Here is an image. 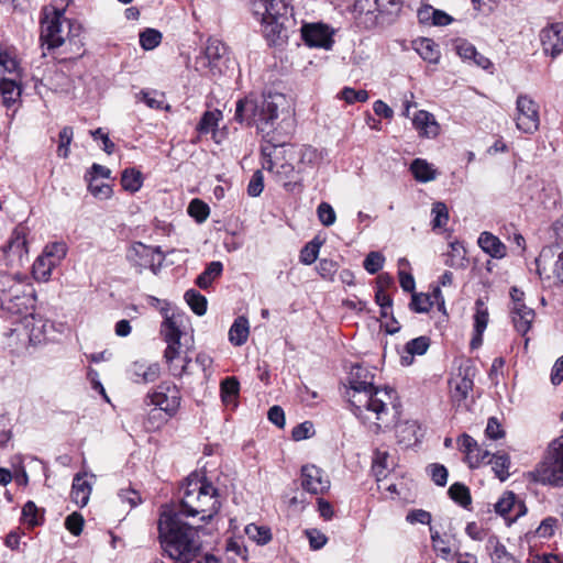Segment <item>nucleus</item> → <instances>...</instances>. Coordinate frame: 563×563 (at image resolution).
Segmentation results:
<instances>
[{"label": "nucleus", "mask_w": 563, "mask_h": 563, "mask_svg": "<svg viewBox=\"0 0 563 563\" xmlns=\"http://www.w3.org/2000/svg\"><path fill=\"white\" fill-rule=\"evenodd\" d=\"M161 545L165 554L179 563H190L201 551L198 528L183 519L181 511L165 509L158 522Z\"/></svg>", "instance_id": "f03ea898"}, {"label": "nucleus", "mask_w": 563, "mask_h": 563, "mask_svg": "<svg viewBox=\"0 0 563 563\" xmlns=\"http://www.w3.org/2000/svg\"><path fill=\"white\" fill-rule=\"evenodd\" d=\"M221 119L222 112L220 110L206 111L197 125V131L200 134H208L216 130Z\"/></svg>", "instance_id": "72a5a7b5"}, {"label": "nucleus", "mask_w": 563, "mask_h": 563, "mask_svg": "<svg viewBox=\"0 0 563 563\" xmlns=\"http://www.w3.org/2000/svg\"><path fill=\"white\" fill-rule=\"evenodd\" d=\"M287 104L285 95L267 92L250 95L236 102L234 119L247 126H255L263 139L274 136L279 110Z\"/></svg>", "instance_id": "7ed1b4c3"}, {"label": "nucleus", "mask_w": 563, "mask_h": 563, "mask_svg": "<svg viewBox=\"0 0 563 563\" xmlns=\"http://www.w3.org/2000/svg\"><path fill=\"white\" fill-rule=\"evenodd\" d=\"M305 533L309 540V545L312 550L322 549L328 541L325 534L319 531L318 529H307Z\"/></svg>", "instance_id": "680f3d73"}, {"label": "nucleus", "mask_w": 563, "mask_h": 563, "mask_svg": "<svg viewBox=\"0 0 563 563\" xmlns=\"http://www.w3.org/2000/svg\"><path fill=\"white\" fill-rule=\"evenodd\" d=\"M317 213L319 221L325 227L334 224L336 220L335 211L328 202H321L318 206Z\"/></svg>", "instance_id": "6e6d98bb"}, {"label": "nucleus", "mask_w": 563, "mask_h": 563, "mask_svg": "<svg viewBox=\"0 0 563 563\" xmlns=\"http://www.w3.org/2000/svg\"><path fill=\"white\" fill-rule=\"evenodd\" d=\"M417 53L429 63H438L440 58V52L438 45L430 38H420L416 42Z\"/></svg>", "instance_id": "7c9ffc66"}, {"label": "nucleus", "mask_w": 563, "mask_h": 563, "mask_svg": "<svg viewBox=\"0 0 563 563\" xmlns=\"http://www.w3.org/2000/svg\"><path fill=\"white\" fill-rule=\"evenodd\" d=\"M161 255L162 260L164 255L159 246L153 247L143 244L142 242H134L128 250L125 257L128 262L136 267L139 272H142L145 268H151L154 273L155 271V255Z\"/></svg>", "instance_id": "4468645a"}, {"label": "nucleus", "mask_w": 563, "mask_h": 563, "mask_svg": "<svg viewBox=\"0 0 563 563\" xmlns=\"http://www.w3.org/2000/svg\"><path fill=\"white\" fill-rule=\"evenodd\" d=\"M510 313L516 330L522 335L527 334L536 317L534 310L526 303L516 305L510 307Z\"/></svg>", "instance_id": "aec40b11"}, {"label": "nucleus", "mask_w": 563, "mask_h": 563, "mask_svg": "<svg viewBox=\"0 0 563 563\" xmlns=\"http://www.w3.org/2000/svg\"><path fill=\"white\" fill-rule=\"evenodd\" d=\"M431 541L433 549L443 558L448 559L451 555V548L448 547L444 540L440 537L439 531L430 527Z\"/></svg>", "instance_id": "bf43d9fd"}, {"label": "nucleus", "mask_w": 563, "mask_h": 563, "mask_svg": "<svg viewBox=\"0 0 563 563\" xmlns=\"http://www.w3.org/2000/svg\"><path fill=\"white\" fill-rule=\"evenodd\" d=\"M487 463L492 465V470L501 482L509 477L510 459L506 453L489 456Z\"/></svg>", "instance_id": "473e14b6"}, {"label": "nucleus", "mask_w": 563, "mask_h": 563, "mask_svg": "<svg viewBox=\"0 0 563 563\" xmlns=\"http://www.w3.org/2000/svg\"><path fill=\"white\" fill-rule=\"evenodd\" d=\"M494 544L493 559L496 563H518V561L507 551L506 547L496 539L489 540Z\"/></svg>", "instance_id": "49530a36"}, {"label": "nucleus", "mask_w": 563, "mask_h": 563, "mask_svg": "<svg viewBox=\"0 0 563 563\" xmlns=\"http://www.w3.org/2000/svg\"><path fill=\"white\" fill-rule=\"evenodd\" d=\"M90 494H91L90 483L85 478V476L77 474L74 477L73 487H71L73 501L76 505H78L79 507H84L87 505Z\"/></svg>", "instance_id": "393cba45"}, {"label": "nucleus", "mask_w": 563, "mask_h": 563, "mask_svg": "<svg viewBox=\"0 0 563 563\" xmlns=\"http://www.w3.org/2000/svg\"><path fill=\"white\" fill-rule=\"evenodd\" d=\"M67 251V244L63 241H54L45 245L42 254L37 256V283H46L51 279L53 269L60 265Z\"/></svg>", "instance_id": "9d476101"}, {"label": "nucleus", "mask_w": 563, "mask_h": 563, "mask_svg": "<svg viewBox=\"0 0 563 563\" xmlns=\"http://www.w3.org/2000/svg\"><path fill=\"white\" fill-rule=\"evenodd\" d=\"M454 49L459 57L468 65H474L489 74L494 73V64L492 60L481 54L476 47L468 41L459 38L454 43Z\"/></svg>", "instance_id": "dca6fc26"}, {"label": "nucleus", "mask_w": 563, "mask_h": 563, "mask_svg": "<svg viewBox=\"0 0 563 563\" xmlns=\"http://www.w3.org/2000/svg\"><path fill=\"white\" fill-rule=\"evenodd\" d=\"M229 51L218 38H209L203 55L197 58L200 68L208 69L212 76L221 75L228 68Z\"/></svg>", "instance_id": "1a4fd4ad"}, {"label": "nucleus", "mask_w": 563, "mask_h": 563, "mask_svg": "<svg viewBox=\"0 0 563 563\" xmlns=\"http://www.w3.org/2000/svg\"><path fill=\"white\" fill-rule=\"evenodd\" d=\"M223 265L219 261H214L208 264L206 269L197 277L196 285L201 289H207L213 280L221 276Z\"/></svg>", "instance_id": "c85d7f7f"}, {"label": "nucleus", "mask_w": 563, "mask_h": 563, "mask_svg": "<svg viewBox=\"0 0 563 563\" xmlns=\"http://www.w3.org/2000/svg\"><path fill=\"white\" fill-rule=\"evenodd\" d=\"M541 43L553 57L563 52V22H556L541 31Z\"/></svg>", "instance_id": "a211bd4d"}, {"label": "nucleus", "mask_w": 563, "mask_h": 563, "mask_svg": "<svg viewBox=\"0 0 563 563\" xmlns=\"http://www.w3.org/2000/svg\"><path fill=\"white\" fill-rule=\"evenodd\" d=\"M333 35L334 30L321 22L301 26L302 40L310 47L330 49L334 43Z\"/></svg>", "instance_id": "2eb2a0df"}, {"label": "nucleus", "mask_w": 563, "mask_h": 563, "mask_svg": "<svg viewBox=\"0 0 563 563\" xmlns=\"http://www.w3.org/2000/svg\"><path fill=\"white\" fill-rule=\"evenodd\" d=\"M66 22L63 11L57 9H43L41 20V42L42 47L47 51L59 47L65 42V31L63 23Z\"/></svg>", "instance_id": "0eeeda50"}, {"label": "nucleus", "mask_w": 563, "mask_h": 563, "mask_svg": "<svg viewBox=\"0 0 563 563\" xmlns=\"http://www.w3.org/2000/svg\"><path fill=\"white\" fill-rule=\"evenodd\" d=\"M341 99L345 100L346 103L352 104L355 102H365L368 99V92L364 89L355 90L350 87H345L340 92Z\"/></svg>", "instance_id": "864d4df0"}, {"label": "nucleus", "mask_w": 563, "mask_h": 563, "mask_svg": "<svg viewBox=\"0 0 563 563\" xmlns=\"http://www.w3.org/2000/svg\"><path fill=\"white\" fill-rule=\"evenodd\" d=\"M18 70V62L9 51L0 46V97L5 107H11L20 96V89L15 81L5 77L7 74H13Z\"/></svg>", "instance_id": "6e6552de"}, {"label": "nucleus", "mask_w": 563, "mask_h": 563, "mask_svg": "<svg viewBox=\"0 0 563 563\" xmlns=\"http://www.w3.org/2000/svg\"><path fill=\"white\" fill-rule=\"evenodd\" d=\"M412 124L421 136L435 137L439 134V125L428 111H418L412 119Z\"/></svg>", "instance_id": "5701e85b"}, {"label": "nucleus", "mask_w": 563, "mask_h": 563, "mask_svg": "<svg viewBox=\"0 0 563 563\" xmlns=\"http://www.w3.org/2000/svg\"><path fill=\"white\" fill-rule=\"evenodd\" d=\"M190 362L191 357L188 355L187 351H183L181 357L169 365V371L174 376L181 377L184 374H187Z\"/></svg>", "instance_id": "0e129e2a"}, {"label": "nucleus", "mask_w": 563, "mask_h": 563, "mask_svg": "<svg viewBox=\"0 0 563 563\" xmlns=\"http://www.w3.org/2000/svg\"><path fill=\"white\" fill-rule=\"evenodd\" d=\"M321 242L316 238L308 242L300 251L299 260L305 265H311L318 258Z\"/></svg>", "instance_id": "37998d69"}, {"label": "nucleus", "mask_w": 563, "mask_h": 563, "mask_svg": "<svg viewBox=\"0 0 563 563\" xmlns=\"http://www.w3.org/2000/svg\"><path fill=\"white\" fill-rule=\"evenodd\" d=\"M410 170L413 177L421 183L433 180L437 176L435 169L422 158H416L410 165Z\"/></svg>", "instance_id": "c756f323"}, {"label": "nucleus", "mask_w": 563, "mask_h": 563, "mask_svg": "<svg viewBox=\"0 0 563 563\" xmlns=\"http://www.w3.org/2000/svg\"><path fill=\"white\" fill-rule=\"evenodd\" d=\"M339 269V264L329 258H321L318 263L317 271L323 279L333 280L335 273Z\"/></svg>", "instance_id": "603ef678"}, {"label": "nucleus", "mask_w": 563, "mask_h": 563, "mask_svg": "<svg viewBox=\"0 0 563 563\" xmlns=\"http://www.w3.org/2000/svg\"><path fill=\"white\" fill-rule=\"evenodd\" d=\"M74 136L71 126H64L59 132V144L57 147V154L59 157L66 158L69 155V145Z\"/></svg>", "instance_id": "8fccbe9b"}, {"label": "nucleus", "mask_w": 563, "mask_h": 563, "mask_svg": "<svg viewBox=\"0 0 563 563\" xmlns=\"http://www.w3.org/2000/svg\"><path fill=\"white\" fill-rule=\"evenodd\" d=\"M185 300L197 316H203L207 312V299L195 289L185 292Z\"/></svg>", "instance_id": "4c0bfd02"}, {"label": "nucleus", "mask_w": 563, "mask_h": 563, "mask_svg": "<svg viewBox=\"0 0 563 563\" xmlns=\"http://www.w3.org/2000/svg\"><path fill=\"white\" fill-rule=\"evenodd\" d=\"M141 100L151 109H163L165 103V96L158 91H145L140 92Z\"/></svg>", "instance_id": "3c124183"}, {"label": "nucleus", "mask_w": 563, "mask_h": 563, "mask_svg": "<svg viewBox=\"0 0 563 563\" xmlns=\"http://www.w3.org/2000/svg\"><path fill=\"white\" fill-rule=\"evenodd\" d=\"M22 328H16L13 330L18 334V336H24L30 344L32 342V332L34 329V313L31 312L25 316L21 321Z\"/></svg>", "instance_id": "13d9d810"}, {"label": "nucleus", "mask_w": 563, "mask_h": 563, "mask_svg": "<svg viewBox=\"0 0 563 563\" xmlns=\"http://www.w3.org/2000/svg\"><path fill=\"white\" fill-rule=\"evenodd\" d=\"M143 184L142 174L134 168H128L123 170L121 176V185L122 187L131 192L137 191Z\"/></svg>", "instance_id": "e433bc0d"}, {"label": "nucleus", "mask_w": 563, "mask_h": 563, "mask_svg": "<svg viewBox=\"0 0 563 563\" xmlns=\"http://www.w3.org/2000/svg\"><path fill=\"white\" fill-rule=\"evenodd\" d=\"M431 216L433 217L431 221L433 230L444 228L449 221V210L446 205L441 201L434 202L432 205Z\"/></svg>", "instance_id": "a19ab883"}, {"label": "nucleus", "mask_w": 563, "mask_h": 563, "mask_svg": "<svg viewBox=\"0 0 563 563\" xmlns=\"http://www.w3.org/2000/svg\"><path fill=\"white\" fill-rule=\"evenodd\" d=\"M263 144L261 145V153L263 156V168L272 172L274 169V162H273V153L275 150L279 146L284 145V142L280 140H277L275 136H269L266 139H263Z\"/></svg>", "instance_id": "2f4dec72"}, {"label": "nucleus", "mask_w": 563, "mask_h": 563, "mask_svg": "<svg viewBox=\"0 0 563 563\" xmlns=\"http://www.w3.org/2000/svg\"><path fill=\"white\" fill-rule=\"evenodd\" d=\"M161 334L164 336L167 347L164 352L166 363L172 365L175 361H178L183 354V344L180 342L181 331L177 325L174 316L166 317L161 325Z\"/></svg>", "instance_id": "ddd939ff"}, {"label": "nucleus", "mask_w": 563, "mask_h": 563, "mask_svg": "<svg viewBox=\"0 0 563 563\" xmlns=\"http://www.w3.org/2000/svg\"><path fill=\"white\" fill-rule=\"evenodd\" d=\"M434 301L431 299L429 294L413 292L409 308L417 313L428 312L433 306Z\"/></svg>", "instance_id": "79ce46f5"}, {"label": "nucleus", "mask_w": 563, "mask_h": 563, "mask_svg": "<svg viewBox=\"0 0 563 563\" xmlns=\"http://www.w3.org/2000/svg\"><path fill=\"white\" fill-rule=\"evenodd\" d=\"M349 385L345 397L352 412L372 432L379 433L394 424V418L398 413L394 405V389L375 387L373 373L361 365L351 367Z\"/></svg>", "instance_id": "f257e3e1"}, {"label": "nucleus", "mask_w": 563, "mask_h": 563, "mask_svg": "<svg viewBox=\"0 0 563 563\" xmlns=\"http://www.w3.org/2000/svg\"><path fill=\"white\" fill-rule=\"evenodd\" d=\"M430 13L432 15V24L433 25L445 26V25L450 24L453 20L448 13H445L441 10L432 9V8H428L424 11H420L419 12L420 20L428 19V15Z\"/></svg>", "instance_id": "09e8293b"}, {"label": "nucleus", "mask_w": 563, "mask_h": 563, "mask_svg": "<svg viewBox=\"0 0 563 563\" xmlns=\"http://www.w3.org/2000/svg\"><path fill=\"white\" fill-rule=\"evenodd\" d=\"M474 332L484 333L487 328L489 313L486 305L482 299H477L475 302L474 313Z\"/></svg>", "instance_id": "58836bf2"}, {"label": "nucleus", "mask_w": 563, "mask_h": 563, "mask_svg": "<svg viewBox=\"0 0 563 563\" xmlns=\"http://www.w3.org/2000/svg\"><path fill=\"white\" fill-rule=\"evenodd\" d=\"M188 214L194 218L198 223L205 222L210 213L209 206L202 200L192 199L188 206Z\"/></svg>", "instance_id": "c03bdc74"}, {"label": "nucleus", "mask_w": 563, "mask_h": 563, "mask_svg": "<svg viewBox=\"0 0 563 563\" xmlns=\"http://www.w3.org/2000/svg\"><path fill=\"white\" fill-rule=\"evenodd\" d=\"M26 244V228L18 225L12 232L8 244L4 246V252L18 256L19 260L22 261L23 256H27L29 253Z\"/></svg>", "instance_id": "412c9836"}, {"label": "nucleus", "mask_w": 563, "mask_h": 563, "mask_svg": "<svg viewBox=\"0 0 563 563\" xmlns=\"http://www.w3.org/2000/svg\"><path fill=\"white\" fill-rule=\"evenodd\" d=\"M385 258L379 252H371L364 260L363 266L369 274H376L383 268Z\"/></svg>", "instance_id": "5fc2aeb1"}, {"label": "nucleus", "mask_w": 563, "mask_h": 563, "mask_svg": "<svg viewBox=\"0 0 563 563\" xmlns=\"http://www.w3.org/2000/svg\"><path fill=\"white\" fill-rule=\"evenodd\" d=\"M432 481L438 486H445L448 482V470L442 464H431L429 466Z\"/></svg>", "instance_id": "e2e57ef3"}, {"label": "nucleus", "mask_w": 563, "mask_h": 563, "mask_svg": "<svg viewBox=\"0 0 563 563\" xmlns=\"http://www.w3.org/2000/svg\"><path fill=\"white\" fill-rule=\"evenodd\" d=\"M515 494L511 492L505 493L503 497L496 503L495 510L500 516H507L515 506Z\"/></svg>", "instance_id": "4d7b16f0"}, {"label": "nucleus", "mask_w": 563, "mask_h": 563, "mask_svg": "<svg viewBox=\"0 0 563 563\" xmlns=\"http://www.w3.org/2000/svg\"><path fill=\"white\" fill-rule=\"evenodd\" d=\"M449 496L460 506L467 508L472 503L470 489L461 483H454L449 488Z\"/></svg>", "instance_id": "ea45409f"}, {"label": "nucleus", "mask_w": 563, "mask_h": 563, "mask_svg": "<svg viewBox=\"0 0 563 563\" xmlns=\"http://www.w3.org/2000/svg\"><path fill=\"white\" fill-rule=\"evenodd\" d=\"M532 476L543 485L563 486V434L550 443L544 459L537 465Z\"/></svg>", "instance_id": "423d86ee"}, {"label": "nucleus", "mask_w": 563, "mask_h": 563, "mask_svg": "<svg viewBox=\"0 0 563 563\" xmlns=\"http://www.w3.org/2000/svg\"><path fill=\"white\" fill-rule=\"evenodd\" d=\"M450 250L446 253L445 265L452 268H465L466 251L464 246L455 241L450 243Z\"/></svg>", "instance_id": "cd10ccee"}, {"label": "nucleus", "mask_w": 563, "mask_h": 563, "mask_svg": "<svg viewBox=\"0 0 563 563\" xmlns=\"http://www.w3.org/2000/svg\"><path fill=\"white\" fill-rule=\"evenodd\" d=\"M516 125L523 133H533L538 130L539 106L527 95H519L516 101Z\"/></svg>", "instance_id": "f8f14e48"}, {"label": "nucleus", "mask_w": 563, "mask_h": 563, "mask_svg": "<svg viewBox=\"0 0 563 563\" xmlns=\"http://www.w3.org/2000/svg\"><path fill=\"white\" fill-rule=\"evenodd\" d=\"M88 189L91 195L98 199H108L112 195V188L109 184L97 179L96 176H91L88 179Z\"/></svg>", "instance_id": "a18cd8bd"}, {"label": "nucleus", "mask_w": 563, "mask_h": 563, "mask_svg": "<svg viewBox=\"0 0 563 563\" xmlns=\"http://www.w3.org/2000/svg\"><path fill=\"white\" fill-rule=\"evenodd\" d=\"M301 487L308 493L319 495L330 488V481L316 465H303L301 467Z\"/></svg>", "instance_id": "f3484780"}, {"label": "nucleus", "mask_w": 563, "mask_h": 563, "mask_svg": "<svg viewBox=\"0 0 563 563\" xmlns=\"http://www.w3.org/2000/svg\"><path fill=\"white\" fill-rule=\"evenodd\" d=\"M251 10L260 20L263 35L271 45H280L287 40L285 23L292 10L289 0H251Z\"/></svg>", "instance_id": "39448f33"}, {"label": "nucleus", "mask_w": 563, "mask_h": 563, "mask_svg": "<svg viewBox=\"0 0 563 563\" xmlns=\"http://www.w3.org/2000/svg\"><path fill=\"white\" fill-rule=\"evenodd\" d=\"M129 373L134 383L148 384L158 379L161 366L158 363L136 361L131 365Z\"/></svg>", "instance_id": "6ab92c4d"}, {"label": "nucleus", "mask_w": 563, "mask_h": 563, "mask_svg": "<svg viewBox=\"0 0 563 563\" xmlns=\"http://www.w3.org/2000/svg\"><path fill=\"white\" fill-rule=\"evenodd\" d=\"M146 399H148L150 405L157 407L172 417L180 406L181 396L176 385L164 382L154 391L150 393Z\"/></svg>", "instance_id": "9b49d317"}, {"label": "nucleus", "mask_w": 563, "mask_h": 563, "mask_svg": "<svg viewBox=\"0 0 563 563\" xmlns=\"http://www.w3.org/2000/svg\"><path fill=\"white\" fill-rule=\"evenodd\" d=\"M66 529L74 536H79L84 527V518L78 512H73L65 520Z\"/></svg>", "instance_id": "69168bd1"}, {"label": "nucleus", "mask_w": 563, "mask_h": 563, "mask_svg": "<svg viewBox=\"0 0 563 563\" xmlns=\"http://www.w3.org/2000/svg\"><path fill=\"white\" fill-rule=\"evenodd\" d=\"M430 345V339L427 336H418L410 340L405 345L406 355L401 356L402 365H410L415 355H423Z\"/></svg>", "instance_id": "a878e982"}, {"label": "nucleus", "mask_w": 563, "mask_h": 563, "mask_svg": "<svg viewBox=\"0 0 563 563\" xmlns=\"http://www.w3.org/2000/svg\"><path fill=\"white\" fill-rule=\"evenodd\" d=\"M162 34L154 29H146L140 34V44L146 49H153L161 43Z\"/></svg>", "instance_id": "de8ad7c7"}, {"label": "nucleus", "mask_w": 563, "mask_h": 563, "mask_svg": "<svg viewBox=\"0 0 563 563\" xmlns=\"http://www.w3.org/2000/svg\"><path fill=\"white\" fill-rule=\"evenodd\" d=\"M245 534L257 544H266L272 539V532L268 527L255 523H250L245 527Z\"/></svg>", "instance_id": "c9c22d12"}, {"label": "nucleus", "mask_w": 563, "mask_h": 563, "mask_svg": "<svg viewBox=\"0 0 563 563\" xmlns=\"http://www.w3.org/2000/svg\"><path fill=\"white\" fill-rule=\"evenodd\" d=\"M406 520L411 525H415V523L430 525L431 514L423 509H415L407 514Z\"/></svg>", "instance_id": "774afa93"}, {"label": "nucleus", "mask_w": 563, "mask_h": 563, "mask_svg": "<svg viewBox=\"0 0 563 563\" xmlns=\"http://www.w3.org/2000/svg\"><path fill=\"white\" fill-rule=\"evenodd\" d=\"M218 489L206 477L191 475L187 479L184 495L177 511L185 517L200 516V520H211L220 510Z\"/></svg>", "instance_id": "20e7f679"}, {"label": "nucleus", "mask_w": 563, "mask_h": 563, "mask_svg": "<svg viewBox=\"0 0 563 563\" xmlns=\"http://www.w3.org/2000/svg\"><path fill=\"white\" fill-rule=\"evenodd\" d=\"M450 385L452 401L460 405L467 398L470 391L473 390L474 383L467 375H459L451 379Z\"/></svg>", "instance_id": "b1692460"}, {"label": "nucleus", "mask_w": 563, "mask_h": 563, "mask_svg": "<svg viewBox=\"0 0 563 563\" xmlns=\"http://www.w3.org/2000/svg\"><path fill=\"white\" fill-rule=\"evenodd\" d=\"M479 247L488 254L489 256L494 258H503L507 254V247L506 245L497 238L496 235L492 234L490 232H482L479 234L478 241H477Z\"/></svg>", "instance_id": "4be33fe9"}, {"label": "nucleus", "mask_w": 563, "mask_h": 563, "mask_svg": "<svg viewBox=\"0 0 563 563\" xmlns=\"http://www.w3.org/2000/svg\"><path fill=\"white\" fill-rule=\"evenodd\" d=\"M250 327L245 317H239L234 320L229 330V340L235 346L243 345L249 338Z\"/></svg>", "instance_id": "bb28decb"}, {"label": "nucleus", "mask_w": 563, "mask_h": 563, "mask_svg": "<svg viewBox=\"0 0 563 563\" xmlns=\"http://www.w3.org/2000/svg\"><path fill=\"white\" fill-rule=\"evenodd\" d=\"M313 434V424L310 421H305L297 424L291 432V437L295 441H301L310 438Z\"/></svg>", "instance_id": "338daca9"}, {"label": "nucleus", "mask_w": 563, "mask_h": 563, "mask_svg": "<svg viewBox=\"0 0 563 563\" xmlns=\"http://www.w3.org/2000/svg\"><path fill=\"white\" fill-rule=\"evenodd\" d=\"M221 399L225 405L234 401L240 391V383L235 377H227L220 385Z\"/></svg>", "instance_id": "f704fd0d"}, {"label": "nucleus", "mask_w": 563, "mask_h": 563, "mask_svg": "<svg viewBox=\"0 0 563 563\" xmlns=\"http://www.w3.org/2000/svg\"><path fill=\"white\" fill-rule=\"evenodd\" d=\"M264 189V176L261 170H256L247 185V194L251 197H258Z\"/></svg>", "instance_id": "052dcab7"}]
</instances>
